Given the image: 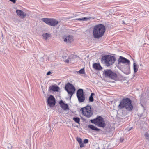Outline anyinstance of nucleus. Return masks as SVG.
I'll list each match as a JSON object with an SVG mask.
<instances>
[{
    "label": "nucleus",
    "instance_id": "nucleus-1",
    "mask_svg": "<svg viewBox=\"0 0 149 149\" xmlns=\"http://www.w3.org/2000/svg\"><path fill=\"white\" fill-rule=\"evenodd\" d=\"M118 108L120 109H124L128 111L132 110L133 107L132 104L131 100L128 98H124L120 101Z\"/></svg>",
    "mask_w": 149,
    "mask_h": 149
},
{
    "label": "nucleus",
    "instance_id": "nucleus-2",
    "mask_svg": "<svg viewBox=\"0 0 149 149\" xmlns=\"http://www.w3.org/2000/svg\"><path fill=\"white\" fill-rule=\"evenodd\" d=\"M105 30V26L103 24L97 25L94 28L93 35L95 38H98L103 36Z\"/></svg>",
    "mask_w": 149,
    "mask_h": 149
},
{
    "label": "nucleus",
    "instance_id": "nucleus-3",
    "mask_svg": "<svg viewBox=\"0 0 149 149\" xmlns=\"http://www.w3.org/2000/svg\"><path fill=\"white\" fill-rule=\"evenodd\" d=\"M116 60L115 57L110 55H105L101 58L102 62L104 63L107 66H109L114 63Z\"/></svg>",
    "mask_w": 149,
    "mask_h": 149
},
{
    "label": "nucleus",
    "instance_id": "nucleus-4",
    "mask_svg": "<svg viewBox=\"0 0 149 149\" xmlns=\"http://www.w3.org/2000/svg\"><path fill=\"white\" fill-rule=\"evenodd\" d=\"M80 111L82 112V114L86 118H90L93 114V112L91 110V106L87 105L82 108L81 109Z\"/></svg>",
    "mask_w": 149,
    "mask_h": 149
},
{
    "label": "nucleus",
    "instance_id": "nucleus-5",
    "mask_svg": "<svg viewBox=\"0 0 149 149\" xmlns=\"http://www.w3.org/2000/svg\"><path fill=\"white\" fill-rule=\"evenodd\" d=\"M90 121L91 123L100 127L104 128L106 126L105 123L104 119L100 116H99L94 119L91 120Z\"/></svg>",
    "mask_w": 149,
    "mask_h": 149
},
{
    "label": "nucleus",
    "instance_id": "nucleus-6",
    "mask_svg": "<svg viewBox=\"0 0 149 149\" xmlns=\"http://www.w3.org/2000/svg\"><path fill=\"white\" fill-rule=\"evenodd\" d=\"M65 89L66 91L70 95V98L74 93L75 89L73 85L71 84L68 83L65 86Z\"/></svg>",
    "mask_w": 149,
    "mask_h": 149
},
{
    "label": "nucleus",
    "instance_id": "nucleus-7",
    "mask_svg": "<svg viewBox=\"0 0 149 149\" xmlns=\"http://www.w3.org/2000/svg\"><path fill=\"white\" fill-rule=\"evenodd\" d=\"M41 20L46 24L53 26L56 25L58 23V21L53 18H43Z\"/></svg>",
    "mask_w": 149,
    "mask_h": 149
},
{
    "label": "nucleus",
    "instance_id": "nucleus-8",
    "mask_svg": "<svg viewBox=\"0 0 149 149\" xmlns=\"http://www.w3.org/2000/svg\"><path fill=\"white\" fill-rule=\"evenodd\" d=\"M76 95L78 98V101L79 102H84L85 100V95L82 89H79L77 92Z\"/></svg>",
    "mask_w": 149,
    "mask_h": 149
},
{
    "label": "nucleus",
    "instance_id": "nucleus-9",
    "mask_svg": "<svg viewBox=\"0 0 149 149\" xmlns=\"http://www.w3.org/2000/svg\"><path fill=\"white\" fill-rule=\"evenodd\" d=\"M56 103L55 99L53 95H50L47 99V104L50 107H53Z\"/></svg>",
    "mask_w": 149,
    "mask_h": 149
},
{
    "label": "nucleus",
    "instance_id": "nucleus-10",
    "mask_svg": "<svg viewBox=\"0 0 149 149\" xmlns=\"http://www.w3.org/2000/svg\"><path fill=\"white\" fill-rule=\"evenodd\" d=\"M104 74L105 77H108L112 79L114 78L116 76V74L112 72L110 70H107L104 71Z\"/></svg>",
    "mask_w": 149,
    "mask_h": 149
},
{
    "label": "nucleus",
    "instance_id": "nucleus-11",
    "mask_svg": "<svg viewBox=\"0 0 149 149\" xmlns=\"http://www.w3.org/2000/svg\"><path fill=\"white\" fill-rule=\"evenodd\" d=\"M130 61L129 60L121 56H120L118 59V63L119 64L121 63L122 64H130Z\"/></svg>",
    "mask_w": 149,
    "mask_h": 149
},
{
    "label": "nucleus",
    "instance_id": "nucleus-12",
    "mask_svg": "<svg viewBox=\"0 0 149 149\" xmlns=\"http://www.w3.org/2000/svg\"><path fill=\"white\" fill-rule=\"evenodd\" d=\"M59 104L61 108L64 110H67L69 109L68 106V104H65L63 101L61 100L59 102Z\"/></svg>",
    "mask_w": 149,
    "mask_h": 149
},
{
    "label": "nucleus",
    "instance_id": "nucleus-13",
    "mask_svg": "<svg viewBox=\"0 0 149 149\" xmlns=\"http://www.w3.org/2000/svg\"><path fill=\"white\" fill-rule=\"evenodd\" d=\"M65 38L64 39V41L67 43H70L73 41V37L71 35H69L65 36Z\"/></svg>",
    "mask_w": 149,
    "mask_h": 149
},
{
    "label": "nucleus",
    "instance_id": "nucleus-14",
    "mask_svg": "<svg viewBox=\"0 0 149 149\" xmlns=\"http://www.w3.org/2000/svg\"><path fill=\"white\" fill-rule=\"evenodd\" d=\"M50 91H52L54 92L58 91L59 88L57 85H52L49 88Z\"/></svg>",
    "mask_w": 149,
    "mask_h": 149
},
{
    "label": "nucleus",
    "instance_id": "nucleus-15",
    "mask_svg": "<svg viewBox=\"0 0 149 149\" xmlns=\"http://www.w3.org/2000/svg\"><path fill=\"white\" fill-rule=\"evenodd\" d=\"M16 13L17 15L21 18H24L25 16V13L20 10H17L16 11Z\"/></svg>",
    "mask_w": 149,
    "mask_h": 149
},
{
    "label": "nucleus",
    "instance_id": "nucleus-16",
    "mask_svg": "<svg viewBox=\"0 0 149 149\" xmlns=\"http://www.w3.org/2000/svg\"><path fill=\"white\" fill-rule=\"evenodd\" d=\"M93 68L97 70H100L102 69L100 64L95 63L93 64Z\"/></svg>",
    "mask_w": 149,
    "mask_h": 149
},
{
    "label": "nucleus",
    "instance_id": "nucleus-17",
    "mask_svg": "<svg viewBox=\"0 0 149 149\" xmlns=\"http://www.w3.org/2000/svg\"><path fill=\"white\" fill-rule=\"evenodd\" d=\"M75 56H74L72 55L69 57H68L67 59L64 60V61L68 63L69 61L72 62Z\"/></svg>",
    "mask_w": 149,
    "mask_h": 149
},
{
    "label": "nucleus",
    "instance_id": "nucleus-18",
    "mask_svg": "<svg viewBox=\"0 0 149 149\" xmlns=\"http://www.w3.org/2000/svg\"><path fill=\"white\" fill-rule=\"evenodd\" d=\"M76 140L79 144L81 148H82L84 146V143L82 142V139L81 138L77 137L76 138Z\"/></svg>",
    "mask_w": 149,
    "mask_h": 149
},
{
    "label": "nucleus",
    "instance_id": "nucleus-19",
    "mask_svg": "<svg viewBox=\"0 0 149 149\" xmlns=\"http://www.w3.org/2000/svg\"><path fill=\"white\" fill-rule=\"evenodd\" d=\"M88 127L93 130H95L96 131H99L100 130L99 129L91 125H88Z\"/></svg>",
    "mask_w": 149,
    "mask_h": 149
},
{
    "label": "nucleus",
    "instance_id": "nucleus-20",
    "mask_svg": "<svg viewBox=\"0 0 149 149\" xmlns=\"http://www.w3.org/2000/svg\"><path fill=\"white\" fill-rule=\"evenodd\" d=\"M51 35L47 33H43L42 36L43 38L46 40Z\"/></svg>",
    "mask_w": 149,
    "mask_h": 149
},
{
    "label": "nucleus",
    "instance_id": "nucleus-21",
    "mask_svg": "<svg viewBox=\"0 0 149 149\" xmlns=\"http://www.w3.org/2000/svg\"><path fill=\"white\" fill-rule=\"evenodd\" d=\"M91 18V17H85L82 18H79L76 19V20L79 21H87L89 20Z\"/></svg>",
    "mask_w": 149,
    "mask_h": 149
},
{
    "label": "nucleus",
    "instance_id": "nucleus-22",
    "mask_svg": "<svg viewBox=\"0 0 149 149\" xmlns=\"http://www.w3.org/2000/svg\"><path fill=\"white\" fill-rule=\"evenodd\" d=\"M133 69L135 73H136L138 71L137 65L135 63H133Z\"/></svg>",
    "mask_w": 149,
    "mask_h": 149
},
{
    "label": "nucleus",
    "instance_id": "nucleus-23",
    "mask_svg": "<svg viewBox=\"0 0 149 149\" xmlns=\"http://www.w3.org/2000/svg\"><path fill=\"white\" fill-rule=\"evenodd\" d=\"M73 120L76 123L79 124L80 119L78 117H74L73 118Z\"/></svg>",
    "mask_w": 149,
    "mask_h": 149
},
{
    "label": "nucleus",
    "instance_id": "nucleus-24",
    "mask_svg": "<svg viewBox=\"0 0 149 149\" xmlns=\"http://www.w3.org/2000/svg\"><path fill=\"white\" fill-rule=\"evenodd\" d=\"M77 73H79L80 74H84L85 73V71L84 68H82L80 69L79 71L76 72Z\"/></svg>",
    "mask_w": 149,
    "mask_h": 149
},
{
    "label": "nucleus",
    "instance_id": "nucleus-25",
    "mask_svg": "<svg viewBox=\"0 0 149 149\" xmlns=\"http://www.w3.org/2000/svg\"><path fill=\"white\" fill-rule=\"evenodd\" d=\"M127 18H125V20L122 21L123 23L126 25H127L129 24V23L130 22V21H128Z\"/></svg>",
    "mask_w": 149,
    "mask_h": 149
},
{
    "label": "nucleus",
    "instance_id": "nucleus-26",
    "mask_svg": "<svg viewBox=\"0 0 149 149\" xmlns=\"http://www.w3.org/2000/svg\"><path fill=\"white\" fill-rule=\"evenodd\" d=\"M145 136L146 139L149 141V134L148 133H146L145 134Z\"/></svg>",
    "mask_w": 149,
    "mask_h": 149
},
{
    "label": "nucleus",
    "instance_id": "nucleus-27",
    "mask_svg": "<svg viewBox=\"0 0 149 149\" xmlns=\"http://www.w3.org/2000/svg\"><path fill=\"white\" fill-rule=\"evenodd\" d=\"M89 100L90 102H93L94 101V99L93 96H90L89 97Z\"/></svg>",
    "mask_w": 149,
    "mask_h": 149
},
{
    "label": "nucleus",
    "instance_id": "nucleus-28",
    "mask_svg": "<svg viewBox=\"0 0 149 149\" xmlns=\"http://www.w3.org/2000/svg\"><path fill=\"white\" fill-rule=\"evenodd\" d=\"M88 140L87 139H85L83 143L86 144L88 143Z\"/></svg>",
    "mask_w": 149,
    "mask_h": 149
},
{
    "label": "nucleus",
    "instance_id": "nucleus-29",
    "mask_svg": "<svg viewBox=\"0 0 149 149\" xmlns=\"http://www.w3.org/2000/svg\"><path fill=\"white\" fill-rule=\"evenodd\" d=\"M133 128L132 127H131L129 128H127L126 129V131L127 132H129L130 131L132 128Z\"/></svg>",
    "mask_w": 149,
    "mask_h": 149
},
{
    "label": "nucleus",
    "instance_id": "nucleus-30",
    "mask_svg": "<svg viewBox=\"0 0 149 149\" xmlns=\"http://www.w3.org/2000/svg\"><path fill=\"white\" fill-rule=\"evenodd\" d=\"M67 57V56H63L62 58H63V59L64 61V60H66L65 59Z\"/></svg>",
    "mask_w": 149,
    "mask_h": 149
},
{
    "label": "nucleus",
    "instance_id": "nucleus-31",
    "mask_svg": "<svg viewBox=\"0 0 149 149\" xmlns=\"http://www.w3.org/2000/svg\"><path fill=\"white\" fill-rule=\"evenodd\" d=\"M40 61H41L43 62L44 61V58L43 57H41L40 58Z\"/></svg>",
    "mask_w": 149,
    "mask_h": 149
},
{
    "label": "nucleus",
    "instance_id": "nucleus-32",
    "mask_svg": "<svg viewBox=\"0 0 149 149\" xmlns=\"http://www.w3.org/2000/svg\"><path fill=\"white\" fill-rule=\"evenodd\" d=\"M10 1L13 2L14 3H16V0H9Z\"/></svg>",
    "mask_w": 149,
    "mask_h": 149
},
{
    "label": "nucleus",
    "instance_id": "nucleus-33",
    "mask_svg": "<svg viewBox=\"0 0 149 149\" xmlns=\"http://www.w3.org/2000/svg\"><path fill=\"white\" fill-rule=\"evenodd\" d=\"M51 72L50 71H49L47 73V75H49L51 74Z\"/></svg>",
    "mask_w": 149,
    "mask_h": 149
},
{
    "label": "nucleus",
    "instance_id": "nucleus-34",
    "mask_svg": "<svg viewBox=\"0 0 149 149\" xmlns=\"http://www.w3.org/2000/svg\"><path fill=\"white\" fill-rule=\"evenodd\" d=\"M123 139H121H121H120V141L121 142H123Z\"/></svg>",
    "mask_w": 149,
    "mask_h": 149
},
{
    "label": "nucleus",
    "instance_id": "nucleus-35",
    "mask_svg": "<svg viewBox=\"0 0 149 149\" xmlns=\"http://www.w3.org/2000/svg\"><path fill=\"white\" fill-rule=\"evenodd\" d=\"M95 94H94V93H91V95L90 96H93Z\"/></svg>",
    "mask_w": 149,
    "mask_h": 149
},
{
    "label": "nucleus",
    "instance_id": "nucleus-36",
    "mask_svg": "<svg viewBox=\"0 0 149 149\" xmlns=\"http://www.w3.org/2000/svg\"><path fill=\"white\" fill-rule=\"evenodd\" d=\"M141 106H142L143 107V106L142 105H141Z\"/></svg>",
    "mask_w": 149,
    "mask_h": 149
},
{
    "label": "nucleus",
    "instance_id": "nucleus-37",
    "mask_svg": "<svg viewBox=\"0 0 149 149\" xmlns=\"http://www.w3.org/2000/svg\"><path fill=\"white\" fill-rule=\"evenodd\" d=\"M2 37H3V34L2 35Z\"/></svg>",
    "mask_w": 149,
    "mask_h": 149
}]
</instances>
